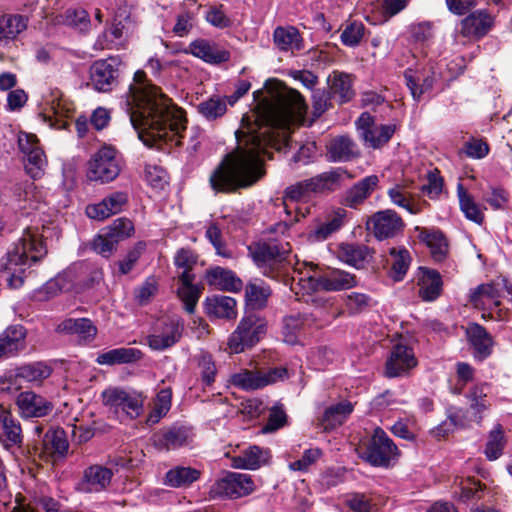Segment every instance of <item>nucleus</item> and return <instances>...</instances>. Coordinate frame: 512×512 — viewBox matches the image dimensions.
<instances>
[{
  "instance_id": "nucleus-5",
  "label": "nucleus",
  "mask_w": 512,
  "mask_h": 512,
  "mask_svg": "<svg viewBox=\"0 0 512 512\" xmlns=\"http://www.w3.org/2000/svg\"><path fill=\"white\" fill-rule=\"evenodd\" d=\"M266 321L256 312L245 311L237 328L228 338V348L233 353L244 352L255 346L266 334Z\"/></svg>"
},
{
  "instance_id": "nucleus-16",
  "label": "nucleus",
  "mask_w": 512,
  "mask_h": 512,
  "mask_svg": "<svg viewBox=\"0 0 512 512\" xmlns=\"http://www.w3.org/2000/svg\"><path fill=\"white\" fill-rule=\"evenodd\" d=\"M117 59L110 57L95 61L90 67V80L99 92L111 91L117 81L119 70Z\"/></svg>"
},
{
  "instance_id": "nucleus-37",
  "label": "nucleus",
  "mask_w": 512,
  "mask_h": 512,
  "mask_svg": "<svg viewBox=\"0 0 512 512\" xmlns=\"http://www.w3.org/2000/svg\"><path fill=\"white\" fill-rule=\"evenodd\" d=\"M194 280L195 279H191L186 273L184 275H178V282L181 286L177 289V296L183 302L184 308L189 314L195 312L203 291V287L193 283Z\"/></svg>"
},
{
  "instance_id": "nucleus-20",
  "label": "nucleus",
  "mask_w": 512,
  "mask_h": 512,
  "mask_svg": "<svg viewBox=\"0 0 512 512\" xmlns=\"http://www.w3.org/2000/svg\"><path fill=\"white\" fill-rule=\"evenodd\" d=\"M203 309L211 321L218 319L233 321L238 315L236 300L225 295L207 296L203 301Z\"/></svg>"
},
{
  "instance_id": "nucleus-1",
  "label": "nucleus",
  "mask_w": 512,
  "mask_h": 512,
  "mask_svg": "<svg viewBox=\"0 0 512 512\" xmlns=\"http://www.w3.org/2000/svg\"><path fill=\"white\" fill-rule=\"evenodd\" d=\"M264 88L274 101L258 114L254 123L242 118L247 131L237 130V147L223 156L209 176L215 193L232 194L255 185L264 175L262 157L267 148L278 144L276 130H288L304 119L308 106L303 95L276 78H269Z\"/></svg>"
},
{
  "instance_id": "nucleus-14",
  "label": "nucleus",
  "mask_w": 512,
  "mask_h": 512,
  "mask_svg": "<svg viewBox=\"0 0 512 512\" xmlns=\"http://www.w3.org/2000/svg\"><path fill=\"white\" fill-rule=\"evenodd\" d=\"M309 282L314 290L340 291L356 286V276L340 269H332L322 274H314L309 277Z\"/></svg>"
},
{
  "instance_id": "nucleus-59",
  "label": "nucleus",
  "mask_w": 512,
  "mask_h": 512,
  "mask_svg": "<svg viewBox=\"0 0 512 512\" xmlns=\"http://www.w3.org/2000/svg\"><path fill=\"white\" fill-rule=\"evenodd\" d=\"M146 247L147 245L145 241H138L131 249L128 250L125 257L118 261L120 275H127L132 271L141 255L145 252Z\"/></svg>"
},
{
  "instance_id": "nucleus-49",
  "label": "nucleus",
  "mask_w": 512,
  "mask_h": 512,
  "mask_svg": "<svg viewBox=\"0 0 512 512\" xmlns=\"http://www.w3.org/2000/svg\"><path fill=\"white\" fill-rule=\"evenodd\" d=\"M486 485L480 480L474 477H467L461 479L459 483V492L454 491L455 496L462 502H468L470 500H479L482 498V493L485 490Z\"/></svg>"
},
{
  "instance_id": "nucleus-54",
  "label": "nucleus",
  "mask_w": 512,
  "mask_h": 512,
  "mask_svg": "<svg viewBox=\"0 0 512 512\" xmlns=\"http://www.w3.org/2000/svg\"><path fill=\"white\" fill-rule=\"evenodd\" d=\"M205 237L214 247L217 255L230 259L233 257V252L228 248L226 242L223 240L221 228L215 222L209 224L205 231Z\"/></svg>"
},
{
  "instance_id": "nucleus-29",
  "label": "nucleus",
  "mask_w": 512,
  "mask_h": 512,
  "mask_svg": "<svg viewBox=\"0 0 512 512\" xmlns=\"http://www.w3.org/2000/svg\"><path fill=\"white\" fill-rule=\"evenodd\" d=\"M27 330L20 324L8 326L0 334V359L10 357L25 346Z\"/></svg>"
},
{
  "instance_id": "nucleus-62",
  "label": "nucleus",
  "mask_w": 512,
  "mask_h": 512,
  "mask_svg": "<svg viewBox=\"0 0 512 512\" xmlns=\"http://www.w3.org/2000/svg\"><path fill=\"white\" fill-rule=\"evenodd\" d=\"M65 22L81 32H87L91 24L88 12L82 7L67 9L65 12Z\"/></svg>"
},
{
  "instance_id": "nucleus-33",
  "label": "nucleus",
  "mask_w": 512,
  "mask_h": 512,
  "mask_svg": "<svg viewBox=\"0 0 512 512\" xmlns=\"http://www.w3.org/2000/svg\"><path fill=\"white\" fill-rule=\"evenodd\" d=\"M143 358V353L138 348L119 347L98 354L95 362L99 365H121L136 363Z\"/></svg>"
},
{
  "instance_id": "nucleus-21",
  "label": "nucleus",
  "mask_w": 512,
  "mask_h": 512,
  "mask_svg": "<svg viewBox=\"0 0 512 512\" xmlns=\"http://www.w3.org/2000/svg\"><path fill=\"white\" fill-rule=\"evenodd\" d=\"M379 184V177L375 174L365 176L348 188L341 203L351 209H357L372 195Z\"/></svg>"
},
{
  "instance_id": "nucleus-61",
  "label": "nucleus",
  "mask_w": 512,
  "mask_h": 512,
  "mask_svg": "<svg viewBox=\"0 0 512 512\" xmlns=\"http://www.w3.org/2000/svg\"><path fill=\"white\" fill-rule=\"evenodd\" d=\"M204 18L211 26L218 29L230 28L233 25V21L225 13L223 4L210 6Z\"/></svg>"
},
{
  "instance_id": "nucleus-9",
  "label": "nucleus",
  "mask_w": 512,
  "mask_h": 512,
  "mask_svg": "<svg viewBox=\"0 0 512 512\" xmlns=\"http://www.w3.org/2000/svg\"><path fill=\"white\" fill-rule=\"evenodd\" d=\"M355 125L364 145L372 149H381L388 144L398 128L396 124L376 125L369 112L361 113Z\"/></svg>"
},
{
  "instance_id": "nucleus-13",
  "label": "nucleus",
  "mask_w": 512,
  "mask_h": 512,
  "mask_svg": "<svg viewBox=\"0 0 512 512\" xmlns=\"http://www.w3.org/2000/svg\"><path fill=\"white\" fill-rule=\"evenodd\" d=\"M417 359L412 347L398 343L395 344L385 362L384 375L387 378H396L409 373L417 366Z\"/></svg>"
},
{
  "instance_id": "nucleus-53",
  "label": "nucleus",
  "mask_w": 512,
  "mask_h": 512,
  "mask_svg": "<svg viewBox=\"0 0 512 512\" xmlns=\"http://www.w3.org/2000/svg\"><path fill=\"white\" fill-rule=\"evenodd\" d=\"M489 152L490 146L485 138L471 136L464 142L458 153L470 159H483Z\"/></svg>"
},
{
  "instance_id": "nucleus-41",
  "label": "nucleus",
  "mask_w": 512,
  "mask_h": 512,
  "mask_svg": "<svg viewBox=\"0 0 512 512\" xmlns=\"http://www.w3.org/2000/svg\"><path fill=\"white\" fill-rule=\"evenodd\" d=\"M389 254L393 258V261L388 271V276L394 282H400L404 280L411 265V254L405 247L399 249L393 247L390 249Z\"/></svg>"
},
{
  "instance_id": "nucleus-51",
  "label": "nucleus",
  "mask_w": 512,
  "mask_h": 512,
  "mask_svg": "<svg viewBox=\"0 0 512 512\" xmlns=\"http://www.w3.org/2000/svg\"><path fill=\"white\" fill-rule=\"evenodd\" d=\"M199 259V255L190 247L179 248L173 258V263L176 268L182 269L180 275L185 273L191 278L195 279L193 269L196 266Z\"/></svg>"
},
{
  "instance_id": "nucleus-30",
  "label": "nucleus",
  "mask_w": 512,
  "mask_h": 512,
  "mask_svg": "<svg viewBox=\"0 0 512 512\" xmlns=\"http://www.w3.org/2000/svg\"><path fill=\"white\" fill-rule=\"evenodd\" d=\"M205 278L210 286H215L223 291L239 292L243 287L242 280L234 271L220 266L208 269Z\"/></svg>"
},
{
  "instance_id": "nucleus-60",
  "label": "nucleus",
  "mask_w": 512,
  "mask_h": 512,
  "mask_svg": "<svg viewBox=\"0 0 512 512\" xmlns=\"http://www.w3.org/2000/svg\"><path fill=\"white\" fill-rule=\"evenodd\" d=\"M311 99L314 118L321 117L326 111L333 108L332 100L334 98L328 89H314Z\"/></svg>"
},
{
  "instance_id": "nucleus-23",
  "label": "nucleus",
  "mask_w": 512,
  "mask_h": 512,
  "mask_svg": "<svg viewBox=\"0 0 512 512\" xmlns=\"http://www.w3.org/2000/svg\"><path fill=\"white\" fill-rule=\"evenodd\" d=\"M186 52L211 65L228 62L231 58V53L228 50L222 49L216 43L203 38L192 41Z\"/></svg>"
},
{
  "instance_id": "nucleus-27",
  "label": "nucleus",
  "mask_w": 512,
  "mask_h": 512,
  "mask_svg": "<svg viewBox=\"0 0 512 512\" xmlns=\"http://www.w3.org/2000/svg\"><path fill=\"white\" fill-rule=\"evenodd\" d=\"M422 276L419 278V297L425 302L437 300L443 291V281L438 270L419 267Z\"/></svg>"
},
{
  "instance_id": "nucleus-58",
  "label": "nucleus",
  "mask_w": 512,
  "mask_h": 512,
  "mask_svg": "<svg viewBox=\"0 0 512 512\" xmlns=\"http://www.w3.org/2000/svg\"><path fill=\"white\" fill-rule=\"evenodd\" d=\"M171 398L172 393L170 389H161L157 394L154 408L149 413L147 421L155 424L165 416L170 410Z\"/></svg>"
},
{
  "instance_id": "nucleus-12",
  "label": "nucleus",
  "mask_w": 512,
  "mask_h": 512,
  "mask_svg": "<svg viewBox=\"0 0 512 512\" xmlns=\"http://www.w3.org/2000/svg\"><path fill=\"white\" fill-rule=\"evenodd\" d=\"M69 448V442L66 433L61 427H50L44 434L41 446L34 445V456L38 454L39 458L45 462L65 457Z\"/></svg>"
},
{
  "instance_id": "nucleus-39",
  "label": "nucleus",
  "mask_w": 512,
  "mask_h": 512,
  "mask_svg": "<svg viewBox=\"0 0 512 512\" xmlns=\"http://www.w3.org/2000/svg\"><path fill=\"white\" fill-rule=\"evenodd\" d=\"M56 331L64 334H78L86 339H94L97 327L89 318H67L59 323Z\"/></svg>"
},
{
  "instance_id": "nucleus-40",
  "label": "nucleus",
  "mask_w": 512,
  "mask_h": 512,
  "mask_svg": "<svg viewBox=\"0 0 512 512\" xmlns=\"http://www.w3.org/2000/svg\"><path fill=\"white\" fill-rule=\"evenodd\" d=\"M272 294L271 288L262 282L261 285L249 283L245 287V311L255 312L267 306L268 298Z\"/></svg>"
},
{
  "instance_id": "nucleus-64",
  "label": "nucleus",
  "mask_w": 512,
  "mask_h": 512,
  "mask_svg": "<svg viewBox=\"0 0 512 512\" xmlns=\"http://www.w3.org/2000/svg\"><path fill=\"white\" fill-rule=\"evenodd\" d=\"M319 194L336 191L341 185L342 174L339 170H331L318 174Z\"/></svg>"
},
{
  "instance_id": "nucleus-46",
  "label": "nucleus",
  "mask_w": 512,
  "mask_h": 512,
  "mask_svg": "<svg viewBox=\"0 0 512 512\" xmlns=\"http://www.w3.org/2000/svg\"><path fill=\"white\" fill-rule=\"evenodd\" d=\"M102 230L104 231V235L108 236V239H110L117 249L120 242L132 236L134 233V225L130 219L121 217L114 220L111 225L102 228Z\"/></svg>"
},
{
  "instance_id": "nucleus-6",
  "label": "nucleus",
  "mask_w": 512,
  "mask_h": 512,
  "mask_svg": "<svg viewBox=\"0 0 512 512\" xmlns=\"http://www.w3.org/2000/svg\"><path fill=\"white\" fill-rule=\"evenodd\" d=\"M398 455L396 444L382 428L377 427L364 445L361 457L373 467L388 468Z\"/></svg>"
},
{
  "instance_id": "nucleus-50",
  "label": "nucleus",
  "mask_w": 512,
  "mask_h": 512,
  "mask_svg": "<svg viewBox=\"0 0 512 512\" xmlns=\"http://www.w3.org/2000/svg\"><path fill=\"white\" fill-rule=\"evenodd\" d=\"M275 45L282 51H288L294 44L296 49H300L299 41H302L300 32L293 26L277 27L273 32Z\"/></svg>"
},
{
  "instance_id": "nucleus-8",
  "label": "nucleus",
  "mask_w": 512,
  "mask_h": 512,
  "mask_svg": "<svg viewBox=\"0 0 512 512\" xmlns=\"http://www.w3.org/2000/svg\"><path fill=\"white\" fill-rule=\"evenodd\" d=\"M101 396L103 404L116 414L123 413L134 419L143 412L144 397L135 390L113 387L105 389Z\"/></svg>"
},
{
  "instance_id": "nucleus-22",
  "label": "nucleus",
  "mask_w": 512,
  "mask_h": 512,
  "mask_svg": "<svg viewBox=\"0 0 512 512\" xmlns=\"http://www.w3.org/2000/svg\"><path fill=\"white\" fill-rule=\"evenodd\" d=\"M415 230L419 232L418 239L424 243L430 250L434 262H444L449 253V241L442 230L439 228H425L416 226Z\"/></svg>"
},
{
  "instance_id": "nucleus-48",
  "label": "nucleus",
  "mask_w": 512,
  "mask_h": 512,
  "mask_svg": "<svg viewBox=\"0 0 512 512\" xmlns=\"http://www.w3.org/2000/svg\"><path fill=\"white\" fill-rule=\"evenodd\" d=\"M504 430L501 424H497L488 435L484 454L489 461H495L501 457L505 447Z\"/></svg>"
},
{
  "instance_id": "nucleus-55",
  "label": "nucleus",
  "mask_w": 512,
  "mask_h": 512,
  "mask_svg": "<svg viewBox=\"0 0 512 512\" xmlns=\"http://www.w3.org/2000/svg\"><path fill=\"white\" fill-rule=\"evenodd\" d=\"M197 365L200 369L201 381L205 386L215 382L217 368L213 356L207 351H201L197 356Z\"/></svg>"
},
{
  "instance_id": "nucleus-28",
  "label": "nucleus",
  "mask_w": 512,
  "mask_h": 512,
  "mask_svg": "<svg viewBox=\"0 0 512 512\" xmlns=\"http://www.w3.org/2000/svg\"><path fill=\"white\" fill-rule=\"evenodd\" d=\"M374 253V249L360 243H341L337 249L338 258L357 269L363 268Z\"/></svg>"
},
{
  "instance_id": "nucleus-19",
  "label": "nucleus",
  "mask_w": 512,
  "mask_h": 512,
  "mask_svg": "<svg viewBox=\"0 0 512 512\" xmlns=\"http://www.w3.org/2000/svg\"><path fill=\"white\" fill-rule=\"evenodd\" d=\"M128 203V194L122 191H115L100 202L86 206V215L94 220L102 221L106 218L122 212L123 207Z\"/></svg>"
},
{
  "instance_id": "nucleus-63",
  "label": "nucleus",
  "mask_w": 512,
  "mask_h": 512,
  "mask_svg": "<svg viewBox=\"0 0 512 512\" xmlns=\"http://www.w3.org/2000/svg\"><path fill=\"white\" fill-rule=\"evenodd\" d=\"M319 194L336 191L341 185L342 174L339 170H331L318 174Z\"/></svg>"
},
{
  "instance_id": "nucleus-15",
  "label": "nucleus",
  "mask_w": 512,
  "mask_h": 512,
  "mask_svg": "<svg viewBox=\"0 0 512 512\" xmlns=\"http://www.w3.org/2000/svg\"><path fill=\"white\" fill-rule=\"evenodd\" d=\"M184 321L180 317H172L163 322L160 332L148 335V346L155 351H164L171 348L182 338Z\"/></svg>"
},
{
  "instance_id": "nucleus-56",
  "label": "nucleus",
  "mask_w": 512,
  "mask_h": 512,
  "mask_svg": "<svg viewBox=\"0 0 512 512\" xmlns=\"http://www.w3.org/2000/svg\"><path fill=\"white\" fill-rule=\"evenodd\" d=\"M233 384L243 390H257L264 388L262 371L245 370L233 375Z\"/></svg>"
},
{
  "instance_id": "nucleus-32",
  "label": "nucleus",
  "mask_w": 512,
  "mask_h": 512,
  "mask_svg": "<svg viewBox=\"0 0 512 512\" xmlns=\"http://www.w3.org/2000/svg\"><path fill=\"white\" fill-rule=\"evenodd\" d=\"M487 383H480L469 388L466 398L469 401V411L472 414V420L481 424L484 413L490 408L491 403L488 400Z\"/></svg>"
},
{
  "instance_id": "nucleus-36",
  "label": "nucleus",
  "mask_w": 512,
  "mask_h": 512,
  "mask_svg": "<svg viewBox=\"0 0 512 512\" xmlns=\"http://www.w3.org/2000/svg\"><path fill=\"white\" fill-rule=\"evenodd\" d=\"M201 477L200 470L190 466H175L164 476L163 483L172 488L189 487Z\"/></svg>"
},
{
  "instance_id": "nucleus-7",
  "label": "nucleus",
  "mask_w": 512,
  "mask_h": 512,
  "mask_svg": "<svg viewBox=\"0 0 512 512\" xmlns=\"http://www.w3.org/2000/svg\"><path fill=\"white\" fill-rule=\"evenodd\" d=\"M120 160L112 146L101 147L88 161L87 178L101 184L115 180L120 174Z\"/></svg>"
},
{
  "instance_id": "nucleus-57",
  "label": "nucleus",
  "mask_w": 512,
  "mask_h": 512,
  "mask_svg": "<svg viewBox=\"0 0 512 512\" xmlns=\"http://www.w3.org/2000/svg\"><path fill=\"white\" fill-rule=\"evenodd\" d=\"M493 210H506L510 201L509 192L500 186H490L482 197Z\"/></svg>"
},
{
  "instance_id": "nucleus-47",
  "label": "nucleus",
  "mask_w": 512,
  "mask_h": 512,
  "mask_svg": "<svg viewBox=\"0 0 512 512\" xmlns=\"http://www.w3.org/2000/svg\"><path fill=\"white\" fill-rule=\"evenodd\" d=\"M197 111L208 121H214L221 118L227 112L226 101L218 95H213L207 100L202 101L197 106Z\"/></svg>"
},
{
  "instance_id": "nucleus-10",
  "label": "nucleus",
  "mask_w": 512,
  "mask_h": 512,
  "mask_svg": "<svg viewBox=\"0 0 512 512\" xmlns=\"http://www.w3.org/2000/svg\"><path fill=\"white\" fill-rule=\"evenodd\" d=\"M366 228L379 241L395 238L404 231L405 222L393 209L379 210L366 221Z\"/></svg>"
},
{
  "instance_id": "nucleus-35",
  "label": "nucleus",
  "mask_w": 512,
  "mask_h": 512,
  "mask_svg": "<svg viewBox=\"0 0 512 512\" xmlns=\"http://www.w3.org/2000/svg\"><path fill=\"white\" fill-rule=\"evenodd\" d=\"M351 402L345 400L327 407L320 418L321 426L325 431H332L341 426L353 412Z\"/></svg>"
},
{
  "instance_id": "nucleus-2",
  "label": "nucleus",
  "mask_w": 512,
  "mask_h": 512,
  "mask_svg": "<svg viewBox=\"0 0 512 512\" xmlns=\"http://www.w3.org/2000/svg\"><path fill=\"white\" fill-rule=\"evenodd\" d=\"M134 84L129 85L126 105L138 138L148 148L166 150L182 146L187 118L183 109L175 105L161 88L147 82L146 73H134Z\"/></svg>"
},
{
  "instance_id": "nucleus-3",
  "label": "nucleus",
  "mask_w": 512,
  "mask_h": 512,
  "mask_svg": "<svg viewBox=\"0 0 512 512\" xmlns=\"http://www.w3.org/2000/svg\"><path fill=\"white\" fill-rule=\"evenodd\" d=\"M248 251L260 272L271 279H279L290 264L291 246L288 242L260 240L253 242Z\"/></svg>"
},
{
  "instance_id": "nucleus-26",
  "label": "nucleus",
  "mask_w": 512,
  "mask_h": 512,
  "mask_svg": "<svg viewBox=\"0 0 512 512\" xmlns=\"http://www.w3.org/2000/svg\"><path fill=\"white\" fill-rule=\"evenodd\" d=\"M32 368L23 367L15 376L14 385L16 389L23 390L16 398V405L20 415L27 420L32 419Z\"/></svg>"
},
{
  "instance_id": "nucleus-17",
  "label": "nucleus",
  "mask_w": 512,
  "mask_h": 512,
  "mask_svg": "<svg viewBox=\"0 0 512 512\" xmlns=\"http://www.w3.org/2000/svg\"><path fill=\"white\" fill-rule=\"evenodd\" d=\"M494 20L486 10H476L460 21L459 34L470 40L478 41L492 29Z\"/></svg>"
},
{
  "instance_id": "nucleus-4",
  "label": "nucleus",
  "mask_w": 512,
  "mask_h": 512,
  "mask_svg": "<svg viewBox=\"0 0 512 512\" xmlns=\"http://www.w3.org/2000/svg\"><path fill=\"white\" fill-rule=\"evenodd\" d=\"M32 234L27 231L24 236L8 251L0 261V270L7 273L8 286L19 289L31 274Z\"/></svg>"
},
{
  "instance_id": "nucleus-24",
  "label": "nucleus",
  "mask_w": 512,
  "mask_h": 512,
  "mask_svg": "<svg viewBox=\"0 0 512 512\" xmlns=\"http://www.w3.org/2000/svg\"><path fill=\"white\" fill-rule=\"evenodd\" d=\"M466 337L476 360L483 361L491 356L494 341L484 326L470 323L466 328Z\"/></svg>"
},
{
  "instance_id": "nucleus-38",
  "label": "nucleus",
  "mask_w": 512,
  "mask_h": 512,
  "mask_svg": "<svg viewBox=\"0 0 512 512\" xmlns=\"http://www.w3.org/2000/svg\"><path fill=\"white\" fill-rule=\"evenodd\" d=\"M190 432L185 426L173 425L155 436V446L159 449L174 450L188 442Z\"/></svg>"
},
{
  "instance_id": "nucleus-43",
  "label": "nucleus",
  "mask_w": 512,
  "mask_h": 512,
  "mask_svg": "<svg viewBox=\"0 0 512 512\" xmlns=\"http://www.w3.org/2000/svg\"><path fill=\"white\" fill-rule=\"evenodd\" d=\"M38 118L50 127L56 126L57 116L60 114V91L53 90L38 104Z\"/></svg>"
},
{
  "instance_id": "nucleus-11",
  "label": "nucleus",
  "mask_w": 512,
  "mask_h": 512,
  "mask_svg": "<svg viewBox=\"0 0 512 512\" xmlns=\"http://www.w3.org/2000/svg\"><path fill=\"white\" fill-rule=\"evenodd\" d=\"M255 484L248 474L227 472L213 485L212 491L220 497L238 499L250 495Z\"/></svg>"
},
{
  "instance_id": "nucleus-44",
  "label": "nucleus",
  "mask_w": 512,
  "mask_h": 512,
  "mask_svg": "<svg viewBox=\"0 0 512 512\" xmlns=\"http://www.w3.org/2000/svg\"><path fill=\"white\" fill-rule=\"evenodd\" d=\"M28 25V17L22 15H0V43L14 39Z\"/></svg>"
},
{
  "instance_id": "nucleus-31",
  "label": "nucleus",
  "mask_w": 512,
  "mask_h": 512,
  "mask_svg": "<svg viewBox=\"0 0 512 512\" xmlns=\"http://www.w3.org/2000/svg\"><path fill=\"white\" fill-rule=\"evenodd\" d=\"M347 211L338 208L333 215L325 222L319 223L315 228L307 232V240L310 243L323 242L327 240L333 233L339 231L344 225Z\"/></svg>"
},
{
  "instance_id": "nucleus-18",
  "label": "nucleus",
  "mask_w": 512,
  "mask_h": 512,
  "mask_svg": "<svg viewBox=\"0 0 512 512\" xmlns=\"http://www.w3.org/2000/svg\"><path fill=\"white\" fill-rule=\"evenodd\" d=\"M355 76L353 74L333 70L327 77V89L339 105L351 102L355 96Z\"/></svg>"
},
{
  "instance_id": "nucleus-52",
  "label": "nucleus",
  "mask_w": 512,
  "mask_h": 512,
  "mask_svg": "<svg viewBox=\"0 0 512 512\" xmlns=\"http://www.w3.org/2000/svg\"><path fill=\"white\" fill-rule=\"evenodd\" d=\"M247 470H257L262 466L267 465L271 458V450L269 448H263L258 445H250L242 450Z\"/></svg>"
},
{
  "instance_id": "nucleus-45",
  "label": "nucleus",
  "mask_w": 512,
  "mask_h": 512,
  "mask_svg": "<svg viewBox=\"0 0 512 512\" xmlns=\"http://www.w3.org/2000/svg\"><path fill=\"white\" fill-rule=\"evenodd\" d=\"M457 194L460 210L463 212L464 216L476 224H483L485 219L483 212L461 183L457 186Z\"/></svg>"
},
{
  "instance_id": "nucleus-42",
  "label": "nucleus",
  "mask_w": 512,
  "mask_h": 512,
  "mask_svg": "<svg viewBox=\"0 0 512 512\" xmlns=\"http://www.w3.org/2000/svg\"><path fill=\"white\" fill-rule=\"evenodd\" d=\"M355 143L346 135L337 136L331 140L327 147L329 160L333 162H345L354 156Z\"/></svg>"
},
{
  "instance_id": "nucleus-34",
  "label": "nucleus",
  "mask_w": 512,
  "mask_h": 512,
  "mask_svg": "<svg viewBox=\"0 0 512 512\" xmlns=\"http://www.w3.org/2000/svg\"><path fill=\"white\" fill-rule=\"evenodd\" d=\"M113 472L111 469L102 465H91L83 472L82 485L88 492H99L106 489L112 480Z\"/></svg>"
},
{
  "instance_id": "nucleus-25",
  "label": "nucleus",
  "mask_w": 512,
  "mask_h": 512,
  "mask_svg": "<svg viewBox=\"0 0 512 512\" xmlns=\"http://www.w3.org/2000/svg\"><path fill=\"white\" fill-rule=\"evenodd\" d=\"M403 77L413 99L417 102L420 101L424 93L432 90L435 83L432 68H407L403 73Z\"/></svg>"
}]
</instances>
